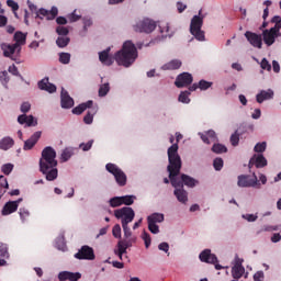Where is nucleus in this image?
<instances>
[{
    "label": "nucleus",
    "mask_w": 281,
    "mask_h": 281,
    "mask_svg": "<svg viewBox=\"0 0 281 281\" xmlns=\"http://www.w3.org/2000/svg\"><path fill=\"white\" fill-rule=\"evenodd\" d=\"M167 155L169 159L167 170L169 172V179L172 188H183V186H187V188H194L198 186L199 181L186 173H182L180 179L178 178L181 172V156H179V144H172L168 148Z\"/></svg>",
    "instance_id": "f257e3e1"
},
{
    "label": "nucleus",
    "mask_w": 281,
    "mask_h": 281,
    "mask_svg": "<svg viewBox=\"0 0 281 281\" xmlns=\"http://www.w3.org/2000/svg\"><path fill=\"white\" fill-rule=\"evenodd\" d=\"M99 60L102 65L106 67H111L113 63L116 60L117 65L123 67H131L135 60H137V48L133 42L127 41L123 44L121 50H119L114 57L111 56V47L99 53Z\"/></svg>",
    "instance_id": "f03ea898"
},
{
    "label": "nucleus",
    "mask_w": 281,
    "mask_h": 281,
    "mask_svg": "<svg viewBox=\"0 0 281 281\" xmlns=\"http://www.w3.org/2000/svg\"><path fill=\"white\" fill-rule=\"evenodd\" d=\"M58 160H56V149L47 146L42 150L40 158V172L45 175L46 181H56L58 179Z\"/></svg>",
    "instance_id": "7ed1b4c3"
},
{
    "label": "nucleus",
    "mask_w": 281,
    "mask_h": 281,
    "mask_svg": "<svg viewBox=\"0 0 281 281\" xmlns=\"http://www.w3.org/2000/svg\"><path fill=\"white\" fill-rule=\"evenodd\" d=\"M105 170L110 172V175H113L120 188H124V186H126V181H128V178L126 177V173L121 168H119L117 165L109 162L105 165Z\"/></svg>",
    "instance_id": "20e7f679"
},
{
    "label": "nucleus",
    "mask_w": 281,
    "mask_h": 281,
    "mask_svg": "<svg viewBox=\"0 0 281 281\" xmlns=\"http://www.w3.org/2000/svg\"><path fill=\"white\" fill-rule=\"evenodd\" d=\"M201 27H203V16L194 15L190 23V33L196 41H205V32Z\"/></svg>",
    "instance_id": "39448f33"
},
{
    "label": "nucleus",
    "mask_w": 281,
    "mask_h": 281,
    "mask_svg": "<svg viewBox=\"0 0 281 281\" xmlns=\"http://www.w3.org/2000/svg\"><path fill=\"white\" fill-rule=\"evenodd\" d=\"M115 218L121 221L122 225H128L135 220V211L131 206H125L114 211Z\"/></svg>",
    "instance_id": "423d86ee"
},
{
    "label": "nucleus",
    "mask_w": 281,
    "mask_h": 281,
    "mask_svg": "<svg viewBox=\"0 0 281 281\" xmlns=\"http://www.w3.org/2000/svg\"><path fill=\"white\" fill-rule=\"evenodd\" d=\"M157 29V23L150 19H143L134 25V32L150 34Z\"/></svg>",
    "instance_id": "0eeeda50"
},
{
    "label": "nucleus",
    "mask_w": 281,
    "mask_h": 281,
    "mask_svg": "<svg viewBox=\"0 0 281 281\" xmlns=\"http://www.w3.org/2000/svg\"><path fill=\"white\" fill-rule=\"evenodd\" d=\"M77 260H95V252L91 246H82L77 254H75Z\"/></svg>",
    "instance_id": "6e6552de"
},
{
    "label": "nucleus",
    "mask_w": 281,
    "mask_h": 281,
    "mask_svg": "<svg viewBox=\"0 0 281 281\" xmlns=\"http://www.w3.org/2000/svg\"><path fill=\"white\" fill-rule=\"evenodd\" d=\"M194 82V78L190 72H182L176 78L175 85L178 89H183V87H190Z\"/></svg>",
    "instance_id": "1a4fd4ad"
},
{
    "label": "nucleus",
    "mask_w": 281,
    "mask_h": 281,
    "mask_svg": "<svg viewBox=\"0 0 281 281\" xmlns=\"http://www.w3.org/2000/svg\"><path fill=\"white\" fill-rule=\"evenodd\" d=\"M237 186L239 188H256L258 186V177H256V173H254V178L245 175L238 176Z\"/></svg>",
    "instance_id": "9d476101"
},
{
    "label": "nucleus",
    "mask_w": 281,
    "mask_h": 281,
    "mask_svg": "<svg viewBox=\"0 0 281 281\" xmlns=\"http://www.w3.org/2000/svg\"><path fill=\"white\" fill-rule=\"evenodd\" d=\"M245 260L240 259L238 255L235 257V263L232 268V276L234 280H240V277L245 274V267H243Z\"/></svg>",
    "instance_id": "9b49d317"
},
{
    "label": "nucleus",
    "mask_w": 281,
    "mask_h": 281,
    "mask_svg": "<svg viewBox=\"0 0 281 281\" xmlns=\"http://www.w3.org/2000/svg\"><path fill=\"white\" fill-rule=\"evenodd\" d=\"M245 36L248 43L252 45V47H257V49H262V35L254 33L251 31H247L245 33Z\"/></svg>",
    "instance_id": "f8f14e48"
},
{
    "label": "nucleus",
    "mask_w": 281,
    "mask_h": 281,
    "mask_svg": "<svg viewBox=\"0 0 281 281\" xmlns=\"http://www.w3.org/2000/svg\"><path fill=\"white\" fill-rule=\"evenodd\" d=\"M37 19H43L44 16L47 19V21H54L56 16H58V8L53 7L49 11L47 9H40L36 12Z\"/></svg>",
    "instance_id": "ddd939ff"
},
{
    "label": "nucleus",
    "mask_w": 281,
    "mask_h": 281,
    "mask_svg": "<svg viewBox=\"0 0 281 281\" xmlns=\"http://www.w3.org/2000/svg\"><path fill=\"white\" fill-rule=\"evenodd\" d=\"M199 259L201 262H206V265H216L218 262V258L216 255L212 254V250L204 249L200 255Z\"/></svg>",
    "instance_id": "4468645a"
},
{
    "label": "nucleus",
    "mask_w": 281,
    "mask_h": 281,
    "mask_svg": "<svg viewBox=\"0 0 281 281\" xmlns=\"http://www.w3.org/2000/svg\"><path fill=\"white\" fill-rule=\"evenodd\" d=\"M21 201H23V199L7 202L2 209V216H9V214H14V212L19 210V203H21Z\"/></svg>",
    "instance_id": "2eb2a0df"
},
{
    "label": "nucleus",
    "mask_w": 281,
    "mask_h": 281,
    "mask_svg": "<svg viewBox=\"0 0 281 281\" xmlns=\"http://www.w3.org/2000/svg\"><path fill=\"white\" fill-rule=\"evenodd\" d=\"M37 87L42 91H47L48 93H56V86L54 83H49L48 77L38 81Z\"/></svg>",
    "instance_id": "dca6fc26"
},
{
    "label": "nucleus",
    "mask_w": 281,
    "mask_h": 281,
    "mask_svg": "<svg viewBox=\"0 0 281 281\" xmlns=\"http://www.w3.org/2000/svg\"><path fill=\"white\" fill-rule=\"evenodd\" d=\"M60 99L61 109H71V106H74V98H71L69 92H67L65 89L61 90Z\"/></svg>",
    "instance_id": "f3484780"
},
{
    "label": "nucleus",
    "mask_w": 281,
    "mask_h": 281,
    "mask_svg": "<svg viewBox=\"0 0 281 281\" xmlns=\"http://www.w3.org/2000/svg\"><path fill=\"white\" fill-rule=\"evenodd\" d=\"M249 166H256V168H265L267 166V158L262 154L254 155L250 158Z\"/></svg>",
    "instance_id": "a211bd4d"
},
{
    "label": "nucleus",
    "mask_w": 281,
    "mask_h": 281,
    "mask_svg": "<svg viewBox=\"0 0 281 281\" xmlns=\"http://www.w3.org/2000/svg\"><path fill=\"white\" fill-rule=\"evenodd\" d=\"M38 139H41V132H35L27 140L24 142V150H32V148H34L38 143Z\"/></svg>",
    "instance_id": "6ab92c4d"
},
{
    "label": "nucleus",
    "mask_w": 281,
    "mask_h": 281,
    "mask_svg": "<svg viewBox=\"0 0 281 281\" xmlns=\"http://www.w3.org/2000/svg\"><path fill=\"white\" fill-rule=\"evenodd\" d=\"M1 49H2L3 56H5V58H10V56H12V54H14L16 52V49L19 52H21V48L19 46H16L15 44L2 43Z\"/></svg>",
    "instance_id": "aec40b11"
},
{
    "label": "nucleus",
    "mask_w": 281,
    "mask_h": 281,
    "mask_svg": "<svg viewBox=\"0 0 281 281\" xmlns=\"http://www.w3.org/2000/svg\"><path fill=\"white\" fill-rule=\"evenodd\" d=\"M262 36H263V42L268 45V47H271V45L276 43V38L279 37V35L271 32V30H265L262 32Z\"/></svg>",
    "instance_id": "412c9836"
},
{
    "label": "nucleus",
    "mask_w": 281,
    "mask_h": 281,
    "mask_svg": "<svg viewBox=\"0 0 281 281\" xmlns=\"http://www.w3.org/2000/svg\"><path fill=\"white\" fill-rule=\"evenodd\" d=\"M173 194L180 203H188V191L183 187L176 188Z\"/></svg>",
    "instance_id": "4be33fe9"
},
{
    "label": "nucleus",
    "mask_w": 281,
    "mask_h": 281,
    "mask_svg": "<svg viewBox=\"0 0 281 281\" xmlns=\"http://www.w3.org/2000/svg\"><path fill=\"white\" fill-rule=\"evenodd\" d=\"M211 81H205V80H200L199 83H193L192 86L189 87V91H196L198 89H201V91H207L210 87H212Z\"/></svg>",
    "instance_id": "5701e85b"
},
{
    "label": "nucleus",
    "mask_w": 281,
    "mask_h": 281,
    "mask_svg": "<svg viewBox=\"0 0 281 281\" xmlns=\"http://www.w3.org/2000/svg\"><path fill=\"white\" fill-rule=\"evenodd\" d=\"M93 106V102L91 100L87 101L86 103H81L72 109L74 115H82L85 113L86 109H91Z\"/></svg>",
    "instance_id": "b1692460"
},
{
    "label": "nucleus",
    "mask_w": 281,
    "mask_h": 281,
    "mask_svg": "<svg viewBox=\"0 0 281 281\" xmlns=\"http://www.w3.org/2000/svg\"><path fill=\"white\" fill-rule=\"evenodd\" d=\"M257 102L259 104H262V102L265 100H272L273 98V90L269 89L268 91L267 90H261L258 94H257Z\"/></svg>",
    "instance_id": "393cba45"
},
{
    "label": "nucleus",
    "mask_w": 281,
    "mask_h": 281,
    "mask_svg": "<svg viewBox=\"0 0 281 281\" xmlns=\"http://www.w3.org/2000/svg\"><path fill=\"white\" fill-rule=\"evenodd\" d=\"M14 146V139L10 136H5L0 139V150H10Z\"/></svg>",
    "instance_id": "a878e982"
},
{
    "label": "nucleus",
    "mask_w": 281,
    "mask_h": 281,
    "mask_svg": "<svg viewBox=\"0 0 281 281\" xmlns=\"http://www.w3.org/2000/svg\"><path fill=\"white\" fill-rule=\"evenodd\" d=\"M165 216L161 213H153L149 216H147V223H154L157 225V223H164Z\"/></svg>",
    "instance_id": "bb28decb"
},
{
    "label": "nucleus",
    "mask_w": 281,
    "mask_h": 281,
    "mask_svg": "<svg viewBox=\"0 0 281 281\" xmlns=\"http://www.w3.org/2000/svg\"><path fill=\"white\" fill-rule=\"evenodd\" d=\"M181 60H179V59H173V60H171V61H169V63H167V64H165L164 66H162V69H165V70H175V69H180L181 68Z\"/></svg>",
    "instance_id": "cd10ccee"
},
{
    "label": "nucleus",
    "mask_w": 281,
    "mask_h": 281,
    "mask_svg": "<svg viewBox=\"0 0 281 281\" xmlns=\"http://www.w3.org/2000/svg\"><path fill=\"white\" fill-rule=\"evenodd\" d=\"M13 40L15 41L14 44L21 49V45L25 44L26 36L25 34H23V32L19 31V32H15Z\"/></svg>",
    "instance_id": "c85d7f7f"
},
{
    "label": "nucleus",
    "mask_w": 281,
    "mask_h": 281,
    "mask_svg": "<svg viewBox=\"0 0 281 281\" xmlns=\"http://www.w3.org/2000/svg\"><path fill=\"white\" fill-rule=\"evenodd\" d=\"M111 91V85L109 82L102 83L99 87V98H104Z\"/></svg>",
    "instance_id": "c756f323"
},
{
    "label": "nucleus",
    "mask_w": 281,
    "mask_h": 281,
    "mask_svg": "<svg viewBox=\"0 0 281 281\" xmlns=\"http://www.w3.org/2000/svg\"><path fill=\"white\" fill-rule=\"evenodd\" d=\"M74 156V148L71 147H66L63 153H61V161H69L71 157Z\"/></svg>",
    "instance_id": "7c9ffc66"
},
{
    "label": "nucleus",
    "mask_w": 281,
    "mask_h": 281,
    "mask_svg": "<svg viewBox=\"0 0 281 281\" xmlns=\"http://www.w3.org/2000/svg\"><path fill=\"white\" fill-rule=\"evenodd\" d=\"M190 93H192L190 90L182 91L178 97L179 102H182V104H190Z\"/></svg>",
    "instance_id": "2f4dec72"
},
{
    "label": "nucleus",
    "mask_w": 281,
    "mask_h": 281,
    "mask_svg": "<svg viewBox=\"0 0 281 281\" xmlns=\"http://www.w3.org/2000/svg\"><path fill=\"white\" fill-rule=\"evenodd\" d=\"M70 41L71 38H69L68 36H59L56 40V45L57 47L64 48L69 45Z\"/></svg>",
    "instance_id": "473e14b6"
},
{
    "label": "nucleus",
    "mask_w": 281,
    "mask_h": 281,
    "mask_svg": "<svg viewBox=\"0 0 281 281\" xmlns=\"http://www.w3.org/2000/svg\"><path fill=\"white\" fill-rule=\"evenodd\" d=\"M10 188V184H8V179L3 176H0V199L5 194V190Z\"/></svg>",
    "instance_id": "72a5a7b5"
},
{
    "label": "nucleus",
    "mask_w": 281,
    "mask_h": 281,
    "mask_svg": "<svg viewBox=\"0 0 281 281\" xmlns=\"http://www.w3.org/2000/svg\"><path fill=\"white\" fill-rule=\"evenodd\" d=\"M212 151L216 155H223V153H227V148L225 145L217 143L212 146Z\"/></svg>",
    "instance_id": "f704fd0d"
},
{
    "label": "nucleus",
    "mask_w": 281,
    "mask_h": 281,
    "mask_svg": "<svg viewBox=\"0 0 281 281\" xmlns=\"http://www.w3.org/2000/svg\"><path fill=\"white\" fill-rule=\"evenodd\" d=\"M59 63H61V65H69V63H71V54L60 53L59 54Z\"/></svg>",
    "instance_id": "c9c22d12"
},
{
    "label": "nucleus",
    "mask_w": 281,
    "mask_h": 281,
    "mask_svg": "<svg viewBox=\"0 0 281 281\" xmlns=\"http://www.w3.org/2000/svg\"><path fill=\"white\" fill-rule=\"evenodd\" d=\"M95 110H90L87 112V114L83 116L85 124H93V115H95Z\"/></svg>",
    "instance_id": "e433bc0d"
},
{
    "label": "nucleus",
    "mask_w": 281,
    "mask_h": 281,
    "mask_svg": "<svg viewBox=\"0 0 281 281\" xmlns=\"http://www.w3.org/2000/svg\"><path fill=\"white\" fill-rule=\"evenodd\" d=\"M135 195H123L121 196L123 205H133L135 203Z\"/></svg>",
    "instance_id": "4c0bfd02"
},
{
    "label": "nucleus",
    "mask_w": 281,
    "mask_h": 281,
    "mask_svg": "<svg viewBox=\"0 0 281 281\" xmlns=\"http://www.w3.org/2000/svg\"><path fill=\"white\" fill-rule=\"evenodd\" d=\"M0 258H10V252H8V245L0 243Z\"/></svg>",
    "instance_id": "58836bf2"
},
{
    "label": "nucleus",
    "mask_w": 281,
    "mask_h": 281,
    "mask_svg": "<svg viewBox=\"0 0 281 281\" xmlns=\"http://www.w3.org/2000/svg\"><path fill=\"white\" fill-rule=\"evenodd\" d=\"M112 235L114 238H122V226H120V224L113 226Z\"/></svg>",
    "instance_id": "ea45409f"
},
{
    "label": "nucleus",
    "mask_w": 281,
    "mask_h": 281,
    "mask_svg": "<svg viewBox=\"0 0 281 281\" xmlns=\"http://www.w3.org/2000/svg\"><path fill=\"white\" fill-rule=\"evenodd\" d=\"M110 205L111 207H120L122 204V196H115L110 199Z\"/></svg>",
    "instance_id": "a19ab883"
},
{
    "label": "nucleus",
    "mask_w": 281,
    "mask_h": 281,
    "mask_svg": "<svg viewBox=\"0 0 281 281\" xmlns=\"http://www.w3.org/2000/svg\"><path fill=\"white\" fill-rule=\"evenodd\" d=\"M254 150L255 153H265L267 150V142L257 143Z\"/></svg>",
    "instance_id": "79ce46f5"
},
{
    "label": "nucleus",
    "mask_w": 281,
    "mask_h": 281,
    "mask_svg": "<svg viewBox=\"0 0 281 281\" xmlns=\"http://www.w3.org/2000/svg\"><path fill=\"white\" fill-rule=\"evenodd\" d=\"M239 142H240V134L236 131L231 136V144L232 146H238Z\"/></svg>",
    "instance_id": "37998d69"
},
{
    "label": "nucleus",
    "mask_w": 281,
    "mask_h": 281,
    "mask_svg": "<svg viewBox=\"0 0 281 281\" xmlns=\"http://www.w3.org/2000/svg\"><path fill=\"white\" fill-rule=\"evenodd\" d=\"M1 170H2V172H3V175H10V172H12V170H14V165H12V164H4V165H2V167H1Z\"/></svg>",
    "instance_id": "c03bdc74"
},
{
    "label": "nucleus",
    "mask_w": 281,
    "mask_h": 281,
    "mask_svg": "<svg viewBox=\"0 0 281 281\" xmlns=\"http://www.w3.org/2000/svg\"><path fill=\"white\" fill-rule=\"evenodd\" d=\"M0 81L5 87L10 82V76H8V71L0 72Z\"/></svg>",
    "instance_id": "a18cd8bd"
},
{
    "label": "nucleus",
    "mask_w": 281,
    "mask_h": 281,
    "mask_svg": "<svg viewBox=\"0 0 281 281\" xmlns=\"http://www.w3.org/2000/svg\"><path fill=\"white\" fill-rule=\"evenodd\" d=\"M142 238L145 243L146 249H148V247H150V243H151L150 234H148L146 231H144L143 235H142Z\"/></svg>",
    "instance_id": "49530a36"
},
{
    "label": "nucleus",
    "mask_w": 281,
    "mask_h": 281,
    "mask_svg": "<svg viewBox=\"0 0 281 281\" xmlns=\"http://www.w3.org/2000/svg\"><path fill=\"white\" fill-rule=\"evenodd\" d=\"M126 249H128V248L125 247L124 241L119 240L117 250H115L114 254H120V255L126 254Z\"/></svg>",
    "instance_id": "de8ad7c7"
},
{
    "label": "nucleus",
    "mask_w": 281,
    "mask_h": 281,
    "mask_svg": "<svg viewBox=\"0 0 281 281\" xmlns=\"http://www.w3.org/2000/svg\"><path fill=\"white\" fill-rule=\"evenodd\" d=\"M7 5L9 8H11V10L14 12L15 16H18L16 11L19 10V3H16L14 0H8Z\"/></svg>",
    "instance_id": "09e8293b"
},
{
    "label": "nucleus",
    "mask_w": 281,
    "mask_h": 281,
    "mask_svg": "<svg viewBox=\"0 0 281 281\" xmlns=\"http://www.w3.org/2000/svg\"><path fill=\"white\" fill-rule=\"evenodd\" d=\"M8 71L9 74H12V76H18L19 78H21V80H23V76H21V74L19 72V68L16 66H10Z\"/></svg>",
    "instance_id": "8fccbe9b"
},
{
    "label": "nucleus",
    "mask_w": 281,
    "mask_h": 281,
    "mask_svg": "<svg viewBox=\"0 0 281 281\" xmlns=\"http://www.w3.org/2000/svg\"><path fill=\"white\" fill-rule=\"evenodd\" d=\"M56 32H57L58 36H67L69 34V29H67L65 26H57Z\"/></svg>",
    "instance_id": "3c124183"
},
{
    "label": "nucleus",
    "mask_w": 281,
    "mask_h": 281,
    "mask_svg": "<svg viewBox=\"0 0 281 281\" xmlns=\"http://www.w3.org/2000/svg\"><path fill=\"white\" fill-rule=\"evenodd\" d=\"M82 278V273L80 272H69L68 274V281H78Z\"/></svg>",
    "instance_id": "603ef678"
},
{
    "label": "nucleus",
    "mask_w": 281,
    "mask_h": 281,
    "mask_svg": "<svg viewBox=\"0 0 281 281\" xmlns=\"http://www.w3.org/2000/svg\"><path fill=\"white\" fill-rule=\"evenodd\" d=\"M147 223H148V229L151 234H159V225L153 222H147Z\"/></svg>",
    "instance_id": "864d4df0"
},
{
    "label": "nucleus",
    "mask_w": 281,
    "mask_h": 281,
    "mask_svg": "<svg viewBox=\"0 0 281 281\" xmlns=\"http://www.w3.org/2000/svg\"><path fill=\"white\" fill-rule=\"evenodd\" d=\"M213 168H215V170H223V158H215L213 161Z\"/></svg>",
    "instance_id": "5fc2aeb1"
},
{
    "label": "nucleus",
    "mask_w": 281,
    "mask_h": 281,
    "mask_svg": "<svg viewBox=\"0 0 281 281\" xmlns=\"http://www.w3.org/2000/svg\"><path fill=\"white\" fill-rule=\"evenodd\" d=\"M68 21L70 23H76V21H80L81 16L79 14L76 13V10L70 13L68 16H67Z\"/></svg>",
    "instance_id": "6e6d98bb"
},
{
    "label": "nucleus",
    "mask_w": 281,
    "mask_h": 281,
    "mask_svg": "<svg viewBox=\"0 0 281 281\" xmlns=\"http://www.w3.org/2000/svg\"><path fill=\"white\" fill-rule=\"evenodd\" d=\"M122 228H123L125 238L130 239L131 236H133V232H131V227H128V224H123Z\"/></svg>",
    "instance_id": "4d7b16f0"
},
{
    "label": "nucleus",
    "mask_w": 281,
    "mask_h": 281,
    "mask_svg": "<svg viewBox=\"0 0 281 281\" xmlns=\"http://www.w3.org/2000/svg\"><path fill=\"white\" fill-rule=\"evenodd\" d=\"M20 218L25 222L30 217V211L27 209H20Z\"/></svg>",
    "instance_id": "13d9d810"
},
{
    "label": "nucleus",
    "mask_w": 281,
    "mask_h": 281,
    "mask_svg": "<svg viewBox=\"0 0 281 281\" xmlns=\"http://www.w3.org/2000/svg\"><path fill=\"white\" fill-rule=\"evenodd\" d=\"M92 146H93V140H89L88 143H81L79 145V148H81L85 153H87V150H91Z\"/></svg>",
    "instance_id": "bf43d9fd"
},
{
    "label": "nucleus",
    "mask_w": 281,
    "mask_h": 281,
    "mask_svg": "<svg viewBox=\"0 0 281 281\" xmlns=\"http://www.w3.org/2000/svg\"><path fill=\"white\" fill-rule=\"evenodd\" d=\"M261 69H265L266 71H271V64H269V60L267 58H263L260 63Z\"/></svg>",
    "instance_id": "052dcab7"
},
{
    "label": "nucleus",
    "mask_w": 281,
    "mask_h": 281,
    "mask_svg": "<svg viewBox=\"0 0 281 281\" xmlns=\"http://www.w3.org/2000/svg\"><path fill=\"white\" fill-rule=\"evenodd\" d=\"M59 281H67L69 280V271H61L58 273Z\"/></svg>",
    "instance_id": "680f3d73"
},
{
    "label": "nucleus",
    "mask_w": 281,
    "mask_h": 281,
    "mask_svg": "<svg viewBox=\"0 0 281 281\" xmlns=\"http://www.w3.org/2000/svg\"><path fill=\"white\" fill-rule=\"evenodd\" d=\"M243 218H245L246 221H248V223H254L256 221H258V216L254 215V214H246L243 215Z\"/></svg>",
    "instance_id": "e2e57ef3"
},
{
    "label": "nucleus",
    "mask_w": 281,
    "mask_h": 281,
    "mask_svg": "<svg viewBox=\"0 0 281 281\" xmlns=\"http://www.w3.org/2000/svg\"><path fill=\"white\" fill-rule=\"evenodd\" d=\"M30 109H32V104H30V102L22 103L21 105L22 113H29Z\"/></svg>",
    "instance_id": "0e129e2a"
},
{
    "label": "nucleus",
    "mask_w": 281,
    "mask_h": 281,
    "mask_svg": "<svg viewBox=\"0 0 281 281\" xmlns=\"http://www.w3.org/2000/svg\"><path fill=\"white\" fill-rule=\"evenodd\" d=\"M135 238H128V239H123L121 240L123 243V245H125L126 249H128L130 247H133V243H135Z\"/></svg>",
    "instance_id": "69168bd1"
},
{
    "label": "nucleus",
    "mask_w": 281,
    "mask_h": 281,
    "mask_svg": "<svg viewBox=\"0 0 281 281\" xmlns=\"http://www.w3.org/2000/svg\"><path fill=\"white\" fill-rule=\"evenodd\" d=\"M254 280H255V281H262V280H265V272H262V271H257V272L254 274Z\"/></svg>",
    "instance_id": "338daca9"
},
{
    "label": "nucleus",
    "mask_w": 281,
    "mask_h": 281,
    "mask_svg": "<svg viewBox=\"0 0 281 281\" xmlns=\"http://www.w3.org/2000/svg\"><path fill=\"white\" fill-rule=\"evenodd\" d=\"M280 30H281V24H274V26L270 29V31L274 33L277 36H281Z\"/></svg>",
    "instance_id": "774afa93"
}]
</instances>
